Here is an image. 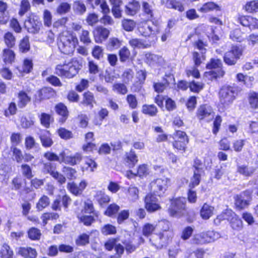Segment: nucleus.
<instances>
[{
    "mask_svg": "<svg viewBox=\"0 0 258 258\" xmlns=\"http://www.w3.org/2000/svg\"><path fill=\"white\" fill-rule=\"evenodd\" d=\"M81 67L77 59L73 58L67 63L57 64L55 67V74L60 77L72 78L78 74Z\"/></svg>",
    "mask_w": 258,
    "mask_h": 258,
    "instance_id": "obj_1",
    "label": "nucleus"
},
{
    "mask_svg": "<svg viewBox=\"0 0 258 258\" xmlns=\"http://www.w3.org/2000/svg\"><path fill=\"white\" fill-rule=\"evenodd\" d=\"M44 157L50 161H57L60 163L63 162L71 165L80 163L82 158L80 153H76L74 156H67L64 152H61L59 156L53 152H47L44 154Z\"/></svg>",
    "mask_w": 258,
    "mask_h": 258,
    "instance_id": "obj_2",
    "label": "nucleus"
},
{
    "mask_svg": "<svg viewBox=\"0 0 258 258\" xmlns=\"http://www.w3.org/2000/svg\"><path fill=\"white\" fill-rule=\"evenodd\" d=\"M77 43L78 39L75 35L68 33L66 35L62 34L59 37L58 46L62 53L69 55L74 52Z\"/></svg>",
    "mask_w": 258,
    "mask_h": 258,
    "instance_id": "obj_3",
    "label": "nucleus"
},
{
    "mask_svg": "<svg viewBox=\"0 0 258 258\" xmlns=\"http://www.w3.org/2000/svg\"><path fill=\"white\" fill-rule=\"evenodd\" d=\"M186 200L184 198H176L171 201L168 212L171 216L179 217L186 213Z\"/></svg>",
    "mask_w": 258,
    "mask_h": 258,
    "instance_id": "obj_4",
    "label": "nucleus"
},
{
    "mask_svg": "<svg viewBox=\"0 0 258 258\" xmlns=\"http://www.w3.org/2000/svg\"><path fill=\"white\" fill-rule=\"evenodd\" d=\"M170 185V179L167 177L157 178L150 183L151 190L158 196H162Z\"/></svg>",
    "mask_w": 258,
    "mask_h": 258,
    "instance_id": "obj_5",
    "label": "nucleus"
},
{
    "mask_svg": "<svg viewBox=\"0 0 258 258\" xmlns=\"http://www.w3.org/2000/svg\"><path fill=\"white\" fill-rule=\"evenodd\" d=\"M236 93L235 89L230 86H224L219 91L220 103L224 106L231 104L235 99Z\"/></svg>",
    "mask_w": 258,
    "mask_h": 258,
    "instance_id": "obj_6",
    "label": "nucleus"
},
{
    "mask_svg": "<svg viewBox=\"0 0 258 258\" xmlns=\"http://www.w3.org/2000/svg\"><path fill=\"white\" fill-rule=\"evenodd\" d=\"M251 191L249 190H245L234 197L235 206L238 210L247 208L251 201Z\"/></svg>",
    "mask_w": 258,
    "mask_h": 258,
    "instance_id": "obj_7",
    "label": "nucleus"
},
{
    "mask_svg": "<svg viewBox=\"0 0 258 258\" xmlns=\"http://www.w3.org/2000/svg\"><path fill=\"white\" fill-rule=\"evenodd\" d=\"M174 141L173 146L179 151L185 152L186 146L188 143V139L185 133L181 131H177L173 134Z\"/></svg>",
    "mask_w": 258,
    "mask_h": 258,
    "instance_id": "obj_8",
    "label": "nucleus"
},
{
    "mask_svg": "<svg viewBox=\"0 0 258 258\" xmlns=\"http://www.w3.org/2000/svg\"><path fill=\"white\" fill-rule=\"evenodd\" d=\"M41 25L38 17L33 14L27 17L24 22L25 28L29 33L33 34L38 33Z\"/></svg>",
    "mask_w": 258,
    "mask_h": 258,
    "instance_id": "obj_9",
    "label": "nucleus"
},
{
    "mask_svg": "<svg viewBox=\"0 0 258 258\" xmlns=\"http://www.w3.org/2000/svg\"><path fill=\"white\" fill-rule=\"evenodd\" d=\"M242 53V50L239 46H232L231 50L225 54L224 60L228 65H234L240 58Z\"/></svg>",
    "mask_w": 258,
    "mask_h": 258,
    "instance_id": "obj_10",
    "label": "nucleus"
},
{
    "mask_svg": "<svg viewBox=\"0 0 258 258\" xmlns=\"http://www.w3.org/2000/svg\"><path fill=\"white\" fill-rule=\"evenodd\" d=\"M144 202L145 207L149 213H154L161 209L158 198L154 194H147L145 198Z\"/></svg>",
    "mask_w": 258,
    "mask_h": 258,
    "instance_id": "obj_11",
    "label": "nucleus"
},
{
    "mask_svg": "<svg viewBox=\"0 0 258 258\" xmlns=\"http://www.w3.org/2000/svg\"><path fill=\"white\" fill-rule=\"evenodd\" d=\"M197 116L200 120H205L207 122H210L214 117V112L210 106L204 104L198 108Z\"/></svg>",
    "mask_w": 258,
    "mask_h": 258,
    "instance_id": "obj_12",
    "label": "nucleus"
},
{
    "mask_svg": "<svg viewBox=\"0 0 258 258\" xmlns=\"http://www.w3.org/2000/svg\"><path fill=\"white\" fill-rule=\"evenodd\" d=\"M138 30L141 34L145 37L155 35L159 32L158 27L152 21L142 23L139 27Z\"/></svg>",
    "mask_w": 258,
    "mask_h": 258,
    "instance_id": "obj_13",
    "label": "nucleus"
},
{
    "mask_svg": "<svg viewBox=\"0 0 258 258\" xmlns=\"http://www.w3.org/2000/svg\"><path fill=\"white\" fill-rule=\"evenodd\" d=\"M43 171L44 173H49L60 184L65 183L66 178L62 174L55 171V168L50 162L43 164Z\"/></svg>",
    "mask_w": 258,
    "mask_h": 258,
    "instance_id": "obj_14",
    "label": "nucleus"
},
{
    "mask_svg": "<svg viewBox=\"0 0 258 258\" xmlns=\"http://www.w3.org/2000/svg\"><path fill=\"white\" fill-rule=\"evenodd\" d=\"M56 95L55 91L51 87H44L39 90L35 95L36 99L41 101L54 97Z\"/></svg>",
    "mask_w": 258,
    "mask_h": 258,
    "instance_id": "obj_15",
    "label": "nucleus"
},
{
    "mask_svg": "<svg viewBox=\"0 0 258 258\" xmlns=\"http://www.w3.org/2000/svg\"><path fill=\"white\" fill-rule=\"evenodd\" d=\"M95 41L96 43H102L109 36V31L102 26L97 27L93 31Z\"/></svg>",
    "mask_w": 258,
    "mask_h": 258,
    "instance_id": "obj_16",
    "label": "nucleus"
},
{
    "mask_svg": "<svg viewBox=\"0 0 258 258\" xmlns=\"http://www.w3.org/2000/svg\"><path fill=\"white\" fill-rule=\"evenodd\" d=\"M42 146L44 148H49L53 144L51 137V134L47 130H41L38 133Z\"/></svg>",
    "mask_w": 258,
    "mask_h": 258,
    "instance_id": "obj_17",
    "label": "nucleus"
},
{
    "mask_svg": "<svg viewBox=\"0 0 258 258\" xmlns=\"http://www.w3.org/2000/svg\"><path fill=\"white\" fill-rule=\"evenodd\" d=\"M162 82L154 83L153 87L156 92L162 93L168 87L170 82L174 81V77L171 75H166Z\"/></svg>",
    "mask_w": 258,
    "mask_h": 258,
    "instance_id": "obj_18",
    "label": "nucleus"
},
{
    "mask_svg": "<svg viewBox=\"0 0 258 258\" xmlns=\"http://www.w3.org/2000/svg\"><path fill=\"white\" fill-rule=\"evenodd\" d=\"M125 164L130 168H133L138 161V157L135 151L131 149L125 154L124 158Z\"/></svg>",
    "mask_w": 258,
    "mask_h": 258,
    "instance_id": "obj_19",
    "label": "nucleus"
},
{
    "mask_svg": "<svg viewBox=\"0 0 258 258\" xmlns=\"http://www.w3.org/2000/svg\"><path fill=\"white\" fill-rule=\"evenodd\" d=\"M198 11L202 13H207L214 11H220L221 8L213 2H208L201 6H198Z\"/></svg>",
    "mask_w": 258,
    "mask_h": 258,
    "instance_id": "obj_20",
    "label": "nucleus"
},
{
    "mask_svg": "<svg viewBox=\"0 0 258 258\" xmlns=\"http://www.w3.org/2000/svg\"><path fill=\"white\" fill-rule=\"evenodd\" d=\"M17 98V105L20 108H24L31 101V97L23 90L19 92Z\"/></svg>",
    "mask_w": 258,
    "mask_h": 258,
    "instance_id": "obj_21",
    "label": "nucleus"
},
{
    "mask_svg": "<svg viewBox=\"0 0 258 258\" xmlns=\"http://www.w3.org/2000/svg\"><path fill=\"white\" fill-rule=\"evenodd\" d=\"M18 253L25 258H36L37 254L36 250L30 247H19Z\"/></svg>",
    "mask_w": 258,
    "mask_h": 258,
    "instance_id": "obj_22",
    "label": "nucleus"
},
{
    "mask_svg": "<svg viewBox=\"0 0 258 258\" xmlns=\"http://www.w3.org/2000/svg\"><path fill=\"white\" fill-rule=\"evenodd\" d=\"M202 233L206 243L214 242L221 236L219 232L214 230H209Z\"/></svg>",
    "mask_w": 258,
    "mask_h": 258,
    "instance_id": "obj_23",
    "label": "nucleus"
},
{
    "mask_svg": "<svg viewBox=\"0 0 258 258\" xmlns=\"http://www.w3.org/2000/svg\"><path fill=\"white\" fill-rule=\"evenodd\" d=\"M94 200L97 201L100 206L103 207L110 201V198L104 192L98 191L94 196Z\"/></svg>",
    "mask_w": 258,
    "mask_h": 258,
    "instance_id": "obj_24",
    "label": "nucleus"
},
{
    "mask_svg": "<svg viewBox=\"0 0 258 258\" xmlns=\"http://www.w3.org/2000/svg\"><path fill=\"white\" fill-rule=\"evenodd\" d=\"M56 113L61 117L59 118V122L63 123L68 116V111L67 107L62 103H59L55 106Z\"/></svg>",
    "mask_w": 258,
    "mask_h": 258,
    "instance_id": "obj_25",
    "label": "nucleus"
},
{
    "mask_svg": "<svg viewBox=\"0 0 258 258\" xmlns=\"http://www.w3.org/2000/svg\"><path fill=\"white\" fill-rule=\"evenodd\" d=\"M145 59L147 63L150 65L161 64L163 60L161 56L150 52L147 53L145 54Z\"/></svg>",
    "mask_w": 258,
    "mask_h": 258,
    "instance_id": "obj_26",
    "label": "nucleus"
},
{
    "mask_svg": "<svg viewBox=\"0 0 258 258\" xmlns=\"http://www.w3.org/2000/svg\"><path fill=\"white\" fill-rule=\"evenodd\" d=\"M214 208L205 203L200 211V215L203 219H209L213 215Z\"/></svg>",
    "mask_w": 258,
    "mask_h": 258,
    "instance_id": "obj_27",
    "label": "nucleus"
},
{
    "mask_svg": "<svg viewBox=\"0 0 258 258\" xmlns=\"http://www.w3.org/2000/svg\"><path fill=\"white\" fill-rule=\"evenodd\" d=\"M158 236L160 240L159 245L162 247L166 245L168 243L169 240L171 239L172 233L171 231L165 229L162 232L159 233Z\"/></svg>",
    "mask_w": 258,
    "mask_h": 258,
    "instance_id": "obj_28",
    "label": "nucleus"
},
{
    "mask_svg": "<svg viewBox=\"0 0 258 258\" xmlns=\"http://www.w3.org/2000/svg\"><path fill=\"white\" fill-rule=\"evenodd\" d=\"M254 170V167L245 165H238L237 169V171L239 174L247 177L251 176Z\"/></svg>",
    "mask_w": 258,
    "mask_h": 258,
    "instance_id": "obj_29",
    "label": "nucleus"
},
{
    "mask_svg": "<svg viewBox=\"0 0 258 258\" xmlns=\"http://www.w3.org/2000/svg\"><path fill=\"white\" fill-rule=\"evenodd\" d=\"M225 72L222 69L219 70H210L204 74V77L209 80L216 79L217 78L222 77L224 76Z\"/></svg>",
    "mask_w": 258,
    "mask_h": 258,
    "instance_id": "obj_30",
    "label": "nucleus"
},
{
    "mask_svg": "<svg viewBox=\"0 0 258 258\" xmlns=\"http://www.w3.org/2000/svg\"><path fill=\"white\" fill-rule=\"evenodd\" d=\"M139 3L138 2L132 0L128 5L125 6V12L127 15H134L136 14L139 8Z\"/></svg>",
    "mask_w": 258,
    "mask_h": 258,
    "instance_id": "obj_31",
    "label": "nucleus"
},
{
    "mask_svg": "<svg viewBox=\"0 0 258 258\" xmlns=\"http://www.w3.org/2000/svg\"><path fill=\"white\" fill-rule=\"evenodd\" d=\"M95 102V99L92 93L89 91L85 92L83 94V99L81 104L86 106H89L90 108L93 106V103Z\"/></svg>",
    "mask_w": 258,
    "mask_h": 258,
    "instance_id": "obj_32",
    "label": "nucleus"
},
{
    "mask_svg": "<svg viewBox=\"0 0 258 258\" xmlns=\"http://www.w3.org/2000/svg\"><path fill=\"white\" fill-rule=\"evenodd\" d=\"M14 252L10 246L5 243L2 245L0 250L1 258H13Z\"/></svg>",
    "mask_w": 258,
    "mask_h": 258,
    "instance_id": "obj_33",
    "label": "nucleus"
},
{
    "mask_svg": "<svg viewBox=\"0 0 258 258\" xmlns=\"http://www.w3.org/2000/svg\"><path fill=\"white\" fill-rule=\"evenodd\" d=\"M243 9L247 13H252L258 12V0L248 2Z\"/></svg>",
    "mask_w": 258,
    "mask_h": 258,
    "instance_id": "obj_34",
    "label": "nucleus"
},
{
    "mask_svg": "<svg viewBox=\"0 0 258 258\" xmlns=\"http://www.w3.org/2000/svg\"><path fill=\"white\" fill-rule=\"evenodd\" d=\"M142 112L150 116H155L158 112V109L154 105L144 104L142 106Z\"/></svg>",
    "mask_w": 258,
    "mask_h": 258,
    "instance_id": "obj_35",
    "label": "nucleus"
},
{
    "mask_svg": "<svg viewBox=\"0 0 258 258\" xmlns=\"http://www.w3.org/2000/svg\"><path fill=\"white\" fill-rule=\"evenodd\" d=\"M15 53L13 51L9 49L3 50V59L6 63H11L15 59Z\"/></svg>",
    "mask_w": 258,
    "mask_h": 258,
    "instance_id": "obj_36",
    "label": "nucleus"
},
{
    "mask_svg": "<svg viewBox=\"0 0 258 258\" xmlns=\"http://www.w3.org/2000/svg\"><path fill=\"white\" fill-rule=\"evenodd\" d=\"M25 144L27 149L30 150L34 148L37 151L40 149L39 145L36 143L34 138L31 136L26 138Z\"/></svg>",
    "mask_w": 258,
    "mask_h": 258,
    "instance_id": "obj_37",
    "label": "nucleus"
},
{
    "mask_svg": "<svg viewBox=\"0 0 258 258\" xmlns=\"http://www.w3.org/2000/svg\"><path fill=\"white\" fill-rule=\"evenodd\" d=\"M222 63L220 59L212 58L210 61L207 64L206 68L212 70H219L222 69Z\"/></svg>",
    "mask_w": 258,
    "mask_h": 258,
    "instance_id": "obj_38",
    "label": "nucleus"
},
{
    "mask_svg": "<svg viewBox=\"0 0 258 258\" xmlns=\"http://www.w3.org/2000/svg\"><path fill=\"white\" fill-rule=\"evenodd\" d=\"M194 175L190 179V182L189 184V188H193L198 186L201 180L202 176L204 173H200L197 172H193Z\"/></svg>",
    "mask_w": 258,
    "mask_h": 258,
    "instance_id": "obj_39",
    "label": "nucleus"
},
{
    "mask_svg": "<svg viewBox=\"0 0 258 258\" xmlns=\"http://www.w3.org/2000/svg\"><path fill=\"white\" fill-rule=\"evenodd\" d=\"M101 232L104 235H113L116 233V228L111 224H107L101 227Z\"/></svg>",
    "mask_w": 258,
    "mask_h": 258,
    "instance_id": "obj_40",
    "label": "nucleus"
},
{
    "mask_svg": "<svg viewBox=\"0 0 258 258\" xmlns=\"http://www.w3.org/2000/svg\"><path fill=\"white\" fill-rule=\"evenodd\" d=\"M166 6L168 8L177 10L180 12H182L184 10V7L181 3L176 0H167Z\"/></svg>",
    "mask_w": 258,
    "mask_h": 258,
    "instance_id": "obj_41",
    "label": "nucleus"
},
{
    "mask_svg": "<svg viewBox=\"0 0 258 258\" xmlns=\"http://www.w3.org/2000/svg\"><path fill=\"white\" fill-rule=\"evenodd\" d=\"M230 226L234 230L239 231L242 228V221L241 219L235 214L230 222Z\"/></svg>",
    "mask_w": 258,
    "mask_h": 258,
    "instance_id": "obj_42",
    "label": "nucleus"
},
{
    "mask_svg": "<svg viewBox=\"0 0 258 258\" xmlns=\"http://www.w3.org/2000/svg\"><path fill=\"white\" fill-rule=\"evenodd\" d=\"M122 243L124 245V249L128 254L133 252L139 247V245L133 243L131 240H125L122 241Z\"/></svg>",
    "mask_w": 258,
    "mask_h": 258,
    "instance_id": "obj_43",
    "label": "nucleus"
},
{
    "mask_svg": "<svg viewBox=\"0 0 258 258\" xmlns=\"http://www.w3.org/2000/svg\"><path fill=\"white\" fill-rule=\"evenodd\" d=\"M73 8L75 13L80 15L83 14L86 11L85 4L79 1L74 3Z\"/></svg>",
    "mask_w": 258,
    "mask_h": 258,
    "instance_id": "obj_44",
    "label": "nucleus"
},
{
    "mask_svg": "<svg viewBox=\"0 0 258 258\" xmlns=\"http://www.w3.org/2000/svg\"><path fill=\"white\" fill-rule=\"evenodd\" d=\"M4 38L5 43L8 47L12 48L15 45L16 39L11 32H7L5 34Z\"/></svg>",
    "mask_w": 258,
    "mask_h": 258,
    "instance_id": "obj_45",
    "label": "nucleus"
},
{
    "mask_svg": "<svg viewBox=\"0 0 258 258\" xmlns=\"http://www.w3.org/2000/svg\"><path fill=\"white\" fill-rule=\"evenodd\" d=\"M79 38L80 41L86 45L92 42L89 32L87 30H82L80 34Z\"/></svg>",
    "mask_w": 258,
    "mask_h": 258,
    "instance_id": "obj_46",
    "label": "nucleus"
},
{
    "mask_svg": "<svg viewBox=\"0 0 258 258\" xmlns=\"http://www.w3.org/2000/svg\"><path fill=\"white\" fill-rule=\"evenodd\" d=\"M33 68V63L32 60L28 59H25L24 60L23 64L19 68V71L26 74L29 73Z\"/></svg>",
    "mask_w": 258,
    "mask_h": 258,
    "instance_id": "obj_47",
    "label": "nucleus"
},
{
    "mask_svg": "<svg viewBox=\"0 0 258 258\" xmlns=\"http://www.w3.org/2000/svg\"><path fill=\"white\" fill-rule=\"evenodd\" d=\"M128 198L131 201H135L139 198V190L134 186H130L128 189Z\"/></svg>",
    "mask_w": 258,
    "mask_h": 258,
    "instance_id": "obj_48",
    "label": "nucleus"
},
{
    "mask_svg": "<svg viewBox=\"0 0 258 258\" xmlns=\"http://www.w3.org/2000/svg\"><path fill=\"white\" fill-rule=\"evenodd\" d=\"M130 51L129 49L124 46L119 51V59L121 62H125L129 59L130 56Z\"/></svg>",
    "mask_w": 258,
    "mask_h": 258,
    "instance_id": "obj_49",
    "label": "nucleus"
},
{
    "mask_svg": "<svg viewBox=\"0 0 258 258\" xmlns=\"http://www.w3.org/2000/svg\"><path fill=\"white\" fill-rule=\"evenodd\" d=\"M90 235L86 233L80 235L76 240L77 245L79 246L85 245L89 243Z\"/></svg>",
    "mask_w": 258,
    "mask_h": 258,
    "instance_id": "obj_50",
    "label": "nucleus"
},
{
    "mask_svg": "<svg viewBox=\"0 0 258 258\" xmlns=\"http://www.w3.org/2000/svg\"><path fill=\"white\" fill-rule=\"evenodd\" d=\"M39 118L41 123L43 126L46 128H48L49 127L51 120V117L50 115L46 113H42L39 116Z\"/></svg>",
    "mask_w": 258,
    "mask_h": 258,
    "instance_id": "obj_51",
    "label": "nucleus"
},
{
    "mask_svg": "<svg viewBox=\"0 0 258 258\" xmlns=\"http://www.w3.org/2000/svg\"><path fill=\"white\" fill-rule=\"evenodd\" d=\"M193 172L204 173V165L201 160L196 158L192 164Z\"/></svg>",
    "mask_w": 258,
    "mask_h": 258,
    "instance_id": "obj_52",
    "label": "nucleus"
},
{
    "mask_svg": "<svg viewBox=\"0 0 258 258\" xmlns=\"http://www.w3.org/2000/svg\"><path fill=\"white\" fill-rule=\"evenodd\" d=\"M119 206L115 204H110L105 211V215L112 217L114 215L117 214L119 210Z\"/></svg>",
    "mask_w": 258,
    "mask_h": 258,
    "instance_id": "obj_53",
    "label": "nucleus"
},
{
    "mask_svg": "<svg viewBox=\"0 0 258 258\" xmlns=\"http://www.w3.org/2000/svg\"><path fill=\"white\" fill-rule=\"evenodd\" d=\"M49 203V198L46 196H43L39 199L36 207L39 211H41L48 206Z\"/></svg>",
    "mask_w": 258,
    "mask_h": 258,
    "instance_id": "obj_54",
    "label": "nucleus"
},
{
    "mask_svg": "<svg viewBox=\"0 0 258 258\" xmlns=\"http://www.w3.org/2000/svg\"><path fill=\"white\" fill-rule=\"evenodd\" d=\"M249 103L252 108H258V93H251L249 96Z\"/></svg>",
    "mask_w": 258,
    "mask_h": 258,
    "instance_id": "obj_55",
    "label": "nucleus"
},
{
    "mask_svg": "<svg viewBox=\"0 0 258 258\" xmlns=\"http://www.w3.org/2000/svg\"><path fill=\"white\" fill-rule=\"evenodd\" d=\"M58 217V214L55 213H46L43 214L41 216L43 225L45 226L47 224L48 220L56 219Z\"/></svg>",
    "mask_w": 258,
    "mask_h": 258,
    "instance_id": "obj_56",
    "label": "nucleus"
},
{
    "mask_svg": "<svg viewBox=\"0 0 258 258\" xmlns=\"http://www.w3.org/2000/svg\"><path fill=\"white\" fill-rule=\"evenodd\" d=\"M19 49L22 52H26L29 50L30 44L28 37H25L21 41L19 45Z\"/></svg>",
    "mask_w": 258,
    "mask_h": 258,
    "instance_id": "obj_57",
    "label": "nucleus"
},
{
    "mask_svg": "<svg viewBox=\"0 0 258 258\" xmlns=\"http://www.w3.org/2000/svg\"><path fill=\"white\" fill-rule=\"evenodd\" d=\"M230 38L232 40L237 42H241L243 40L241 32L239 29H235L231 31Z\"/></svg>",
    "mask_w": 258,
    "mask_h": 258,
    "instance_id": "obj_58",
    "label": "nucleus"
},
{
    "mask_svg": "<svg viewBox=\"0 0 258 258\" xmlns=\"http://www.w3.org/2000/svg\"><path fill=\"white\" fill-rule=\"evenodd\" d=\"M204 54L205 53L197 51H195L193 53V59L196 67H199L202 63V60L205 59Z\"/></svg>",
    "mask_w": 258,
    "mask_h": 258,
    "instance_id": "obj_59",
    "label": "nucleus"
},
{
    "mask_svg": "<svg viewBox=\"0 0 258 258\" xmlns=\"http://www.w3.org/2000/svg\"><path fill=\"white\" fill-rule=\"evenodd\" d=\"M41 236L40 231L36 228H31L28 231V236L32 240H38L40 239Z\"/></svg>",
    "mask_w": 258,
    "mask_h": 258,
    "instance_id": "obj_60",
    "label": "nucleus"
},
{
    "mask_svg": "<svg viewBox=\"0 0 258 258\" xmlns=\"http://www.w3.org/2000/svg\"><path fill=\"white\" fill-rule=\"evenodd\" d=\"M121 45V42L116 38L109 39L108 47L111 50L116 49Z\"/></svg>",
    "mask_w": 258,
    "mask_h": 258,
    "instance_id": "obj_61",
    "label": "nucleus"
},
{
    "mask_svg": "<svg viewBox=\"0 0 258 258\" xmlns=\"http://www.w3.org/2000/svg\"><path fill=\"white\" fill-rule=\"evenodd\" d=\"M30 8V5L27 0H22L20 5V9L19 12L20 16H23Z\"/></svg>",
    "mask_w": 258,
    "mask_h": 258,
    "instance_id": "obj_62",
    "label": "nucleus"
},
{
    "mask_svg": "<svg viewBox=\"0 0 258 258\" xmlns=\"http://www.w3.org/2000/svg\"><path fill=\"white\" fill-rule=\"evenodd\" d=\"M57 133L59 137L64 140H68L73 137L72 132L64 128H60L58 129Z\"/></svg>",
    "mask_w": 258,
    "mask_h": 258,
    "instance_id": "obj_63",
    "label": "nucleus"
},
{
    "mask_svg": "<svg viewBox=\"0 0 258 258\" xmlns=\"http://www.w3.org/2000/svg\"><path fill=\"white\" fill-rule=\"evenodd\" d=\"M155 227L154 225L147 223L143 227V234L145 236L148 237L155 230Z\"/></svg>",
    "mask_w": 258,
    "mask_h": 258,
    "instance_id": "obj_64",
    "label": "nucleus"
}]
</instances>
